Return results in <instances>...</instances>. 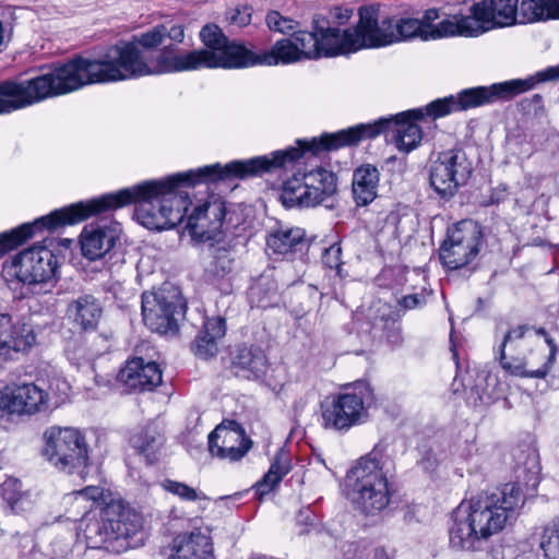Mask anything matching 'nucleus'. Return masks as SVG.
<instances>
[{"label": "nucleus", "instance_id": "obj_38", "mask_svg": "<svg viewBox=\"0 0 559 559\" xmlns=\"http://www.w3.org/2000/svg\"><path fill=\"white\" fill-rule=\"evenodd\" d=\"M211 257L212 259L205 267L207 276L219 278L231 272L234 257L228 248H214Z\"/></svg>", "mask_w": 559, "mask_h": 559}, {"label": "nucleus", "instance_id": "obj_45", "mask_svg": "<svg viewBox=\"0 0 559 559\" xmlns=\"http://www.w3.org/2000/svg\"><path fill=\"white\" fill-rule=\"evenodd\" d=\"M265 22L271 31L278 32L282 34H286L289 32H293L294 34L298 26V23L295 20L287 16H283L277 11L269 12L265 17Z\"/></svg>", "mask_w": 559, "mask_h": 559}, {"label": "nucleus", "instance_id": "obj_23", "mask_svg": "<svg viewBox=\"0 0 559 559\" xmlns=\"http://www.w3.org/2000/svg\"><path fill=\"white\" fill-rule=\"evenodd\" d=\"M117 379L129 390L153 391L162 383L163 372L155 361L133 357L127 360Z\"/></svg>", "mask_w": 559, "mask_h": 559}, {"label": "nucleus", "instance_id": "obj_39", "mask_svg": "<svg viewBox=\"0 0 559 559\" xmlns=\"http://www.w3.org/2000/svg\"><path fill=\"white\" fill-rule=\"evenodd\" d=\"M111 500L114 499L110 498V495L98 486H87L66 497V501H73L78 507H81L84 501H92L96 506L95 508H103Z\"/></svg>", "mask_w": 559, "mask_h": 559}, {"label": "nucleus", "instance_id": "obj_2", "mask_svg": "<svg viewBox=\"0 0 559 559\" xmlns=\"http://www.w3.org/2000/svg\"><path fill=\"white\" fill-rule=\"evenodd\" d=\"M559 80V67H548L526 78L507 80L488 86L464 88L456 95L438 98L424 107L409 109L395 116L381 117L369 123H358L334 133H323L310 140H297L296 146L277 152L286 155L281 158V167L306 156H317L322 152L357 145L361 141L376 139L380 134L392 133V141L402 153L417 148L424 138L418 121L425 118L444 117L455 111H465L480 106L509 102L534 90L538 84Z\"/></svg>", "mask_w": 559, "mask_h": 559}, {"label": "nucleus", "instance_id": "obj_13", "mask_svg": "<svg viewBox=\"0 0 559 559\" xmlns=\"http://www.w3.org/2000/svg\"><path fill=\"white\" fill-rule=\"evenodd\" d=\"M483 237L481 226L473 219L453 224L439 249L443 266L455 271L471 265L480 251Z\"/></svg>", "mask_w": 559, "mask_h": 559}, {"label": "nucleus", "instance_id": "obj_3", "mask_svg": "<svg viewBox=\"0 0 559 559\" xmlns=\"http://www.w3.org/2000/svg\"><path fill=\"white\" fill-rule=\"evenodd\" d=\"M515 480L463 500L453 511L450 545L457 550H480L487 539L516 520L539 484L540 465L534 451L515 454Z\"/></svg>", "mask_w": 559, "mask_h": 559}, {"label": "nucleus", "instance_id": "obj_55", "mask_svg": "<svg viewBox=\"0 0 559 559\" xmlns=\"http://www.w3.org/2000/svg\"><path fill=\"white\" fill-rule=\"evenodd\" d=\"M425 469L433 468L436 466V460L426 459L420 462Z\"/></svg>", "mask_w": 559, "mask_h": 559}, {"label": "nucleus", "instance_id": "obj_36", "mask_svg": "<svg viewBox=\"0 0 559 559\" xmlns=\"http://www.w3.org/2000/svg\"><path fill=\"white\" fill-rule=\"evenodd\" d=\"M290 467L283 455H277L271 464L269 472L257 483L255 492L262 497L269 493L282 478L289 472Z\"/></svg>", "mask_w": 559, "mask_h": 559}, {"label": "nucleus", "instance_id": "obj_29", "mask_svg": "<svg viewBox=\"0 0 559 559\" xmlns=\"http://www.w3.org/2000/svg\"><path fill=\"white\" fill-rule=\"evenodd\" d=\"M103 314V308L97 298L85 294L69 302L67 318L80 331H93L97 328Z\"/></svg>", "mask_w": 559, "mask_h": 559}, {"label": "nucleus", "instance_id": "obj_50", "mask_svg": "<svg viewBox=\"0 0 559 559\" xmlns=\"http://www.w3.org/2000/svg\"><path fill=\"white\" fill-rule=\"evenodd\" d=\"M165 38L175 43H182L185 39V29L180 24L165 25Z\"/></svg>", "mask_w": 559, "mask_h": 559}, {"label": "nucleus", "instance_id": "obj_12", "mask_svg": "<svg viewBox=\"0 0 559 559\" xmlns=\"http://www.w3.org/2000/svg\"><path fill=\"white\" fill-rule=\"evenodd\" d=\"M335 192V175L318 167L304 174L298 171L284 181L281 201L285 207H310L322 203Z\"/></svg>", "mask_w": 559, "mask_h": 559}, {"label": "nucleus", "instance_id": "obj_58", "mask_svg": "<svg viewBox=\"0 0 559 559\" xmlns=\"http://www.w3.org/2000/svg\"><path fill=\"white\" fill-rule=\"evenodd\" d=\"M90 369H91V372H93V373L95 372V370H94V367H93V366H91V367H90Z\"/></svg>", "mask_w": 559, "mask_h": 559}, {"label": "nucleus", "instance_id": "obj_56", "mask_svg": "<svg viewBox=\"0 0 559 559\" xmlns=\"http://www.w3.org/2000/svg\"><path fill=\"white\" fill-rule=\"evenodd\" d=\"M532 102L538 106L542 105L543 103V97L539 95V94H535L533 97H532Z\"/></svg>", "mask_w": 559, "mask_h": 559}, {"label": "nucleus", "instance_id": "obj_14", "mask_svg": "<svg viewBox=\"0 0 559 559\" xmlns=\"http://www.w3.org/2000/svg\"><path fill=\"white\" fill-rule=\"evenodd\" d=\"M371 395L366 383H357L352 392L326 399L321 404L322 426L335 431H347L366 417L365 402Z\"/></svg>", "mask_w": 559, "mask_h": 559}, {"label": "nucleus", "instance_id": "obj_10", "mask_svg": "<svg viewBox=\"0 0 559 559\" xmlns=\"http://www.w3.org/2000/svg\"><path fill=\"white\" fill-rule=\"evenodd\" d=\"M44 439L43 455L52 466L84 478V469L90 464V447L79 429L53 426L44 432Z\"/></svg>", "mask_w": 559, "mask_h": 559}, {"label": "nucleus", "instance_id": "obj_25", "mask_svg": "<svg viewBox=\"0 0 559 559\" xmlns=\"http://www.w3.org/2000/svg\"><path fill=\"white\" fill-rule=\"evenodd\" d=\"M118 227L99 226L90 224L81 234L82 254L94 261L105 257L115 246L118 239Z\"/></svg>", "mask_w": 559, "mask_h": 559}, {"label": "nucleus", "instance_id": "obj_15", "mask_svg": "<svg viewBox=\"0 0 559 559\" xmlns=\"http://www.w3.org/2000/svg\"><path fill=\"white\" fill-rule=\"evenodd\" d=\"M57 258L46 246H33L13 257L8 273L27 285L33 294H41L52 280Z\"/></svg>", "mask_w": 559, "mask_h": 559}, {"label": "nucleus", "instance_id": "obj_17", "mask_svg": "<svg viewBox=\"0 0 559 559\" xmlns=\"http://www.w3.org/2000/svg\"><path fill=\"white\" fill-rule=\"evenodd\" d=\"M440 17L437 9H428L420 19L412 16L392 17L395 43L438 40L445 37L460 36L455 14L435 23Z\"/></svg>", "mask_w": 559, "mask_h": 559}, {"label": "nucleus", "instance_id": "obj_19", "mask_svg": "<svg viewBox=\"0 0 559 559\" xmlns=\"http://www.w3.org/2000/svg\"><path fill=\"white\" fill-rule=\"evenodd\" d=\"M50 393L35 383L0 389V411L11 415H34L51 409Z\"/></svg>", "mask_w": 559, "mask_h": 559}, {"label": "nucleus", "instance_id": "obj_54", "mask_svg": "<svg viewBox=\"0 0 559 559\" xmlns=\"http://www.w3.org/2000/svg\"><path fill=\"white\" fill-rule=\"evenodd\" d=\"M94 380L98 386H107L110 383V379L108 377H103L98 374L94 376Z\"/></svg>", "mask_w": 559, "mask_h": 559}, {"label": "nucleus", "instance_id": "obj_53", "mask_svg": "<svg viewBox=\"0 0 559 559\" xmlns=\"http://www.w3.org/2000/svg\"><path fill=\"white\" fill-rule=\"evenodd\" d=\"M12 34V24L10 22L0 21V45L5 39H10Z\"/></svg>", "mask_w": 559, "mask_h": 559}, {"label": "nucleus", "instance_id": "obj_18", "mask_svg": "<svg viewBox=\"0 0 559 559\" xmlns=\"http://www.w3.org/2000/svg\"><path fill=\"white\" fill-rule=\"evenodd\" d=\"M472 174V165L461 150H449L438 154L430 166V185L442 198L453 197Z\"/></svg>", "mask_w": 559, "mask_h": 559}, {"label": "nucleus", "instance_id": "obj_33", "mask_svg": "<svg viewBox=\"0 0 559 559\" xmlns=\"http://www.w3.org/2000/svg\"><path fill=\"white\" fill-rule=\"evenodd\" d=\"M559 20V0H520V24Z\"/></svg>", "mask_w": 559, "mask_h": 559}, {"label": "nucleus", "instance_id": "obj_32", "mask_svg": "<svg viewBox=\"0 0 559 559\" xmlns=\"http://www.w3.org/2000/svg\"><path fill=\"white\" fill-rule=\"evenodd\" d=\"M305 230L299 227H278L266 238V248L274 254L286 255L305 246Z\"/></svg>", "mask_w": 559, "mask_h": 559}, {"label": "nucleus", "instance_id": "obj_47", "mask_svg": "<svg viewBox=\"0 0 559 559\" xmlns=\"http://www.w3.org/2000/svg\"><path fill=\"white\" fill-rule=\"evenodd\" d=\"M353 552L352 558L348 559H393L384 547L370 548L367 546L355 545L353 549L348 550V554Z\"/></svg>", "mask_w": 559, "mask_h": 559}, {"label": "nucleus", "instance_id": "obj_37", "mask_svg": "<svg viewBox=\"0 0 559 559\" xmlns=\"http://www.w3.org/2000/svg\"><path fill=\"white\" fill-rule=\"evenodd\" d=\"M293 40L299 51L301 60H313L322 58L316 25L313 26V29L311 32H295L293 34Z\"/></svg>", "mask_w": 559, "mask_h": 559}, {"label": "nucleus", "instance_id": "obj_16", "mask_svg": "<svg viewBox=\"0 0 559 559\" xmlns=\"http://www.w3.org/2000/svg\"><path fill=\"white\" fill-rule=\"evenodd\" d=\"M185 310L186 305L176 288H160L142 295L143 321L148 329L157 333L176 332Z\"/></svg>", "mask_w": 559, "mask_h": 559}, {"label": "nucleus", "instance_id": "obj_24", "mask_svg": "<svg viewBox=\"0 0 559 559\" xmlns=\"http://www.w3.org/2000/svg\"><path fill=\"white\" fill-rule=\"evenodd\" d=\"M35 342L36 335L29 326L15 328L11 316L0 313V360L12 359L13 354L27 350Z\"/></svg>", "mask_w": 559, "mask_h": 559}, {"label": "nucleus", "instance_id": "obj_42", "mask_svg": "<svg viewBox=\"0 0 559 559\" xmlns=\"http://www.w3.org/2000/svg\"><path fill=\"white\" fill-rule=\"evenodd\" d=\"M160 486L165 491L178 497L182 501L192 502L207 500V497L204 492L185 483L173 479H165L160 483Z\"/></svg>", "mask_w": 559, "mask_h": 559}, {"label": "nucleus", "instance_id": "obj_51", "mask_svg": "<svg viewBox=\"0 0 559 559\" xmlns=\"http://www.w3.org/2000/svg\"><path fill=\"white\" fill-rule=\"evenodd\" d=\"M388 324H390V330L386 335L388 341L395 345L400 344L402 342L401 328L395 321H389L385 326Z\"/></svg>", "mask_w": 559, "mask_h": 559}, {"label": "nucleus", "instance_id": "obj_30", "mask_svg": "<svg viewBox=\"0 0 559 559\" xmlns=\"http://www.w3.org/2000/svg\"><path fill=\"white\" fill-rule=\"evenodd\" d=\"M225 333L226 323L224 318L214 317L206 319L203 330L191 344L192 353L204 360L214 357L218 352L217 342L223 338Z\"/></svg>", "mask_w": 559, "mask_h": 559}, {"label": "nucleus", "instance_id": "obj_6", "mask_svg": "<svg viewBox=\"0 0 559 559\" xmlns=\"http://www.w3.org/2000/svg\"><path fill=\"white\" fill-rule=\"evenodd\" d=\"M205 69H241L255 66L290 64L300 61L299 51L290 38L277 40L271 49L254 52L242 44L229 40L214 24L202 27Z\"/></svg>", "mask_w": 559, "mask_h": 559}, {"label": "nucleus", "instance_id": "obj_9", "mask_svg": "<svg viewBox=\"0 0 559 559\" xmlns=\"http://www.w3.org/2000/svg\"><path fill=\"white\" fill-rule=\"evenodd\" d=\"M71 93L63 63L29 80L0 82V115Z\"/></svg>", "mask_w": 559, "mask_h": 559}, {"label": "nucleus", "instance_id": "obj_22", "mask_svg": "<svg viewBox=\"0 0 559 559\" xmlns=\"http://www.w3.org/2000/svg\"><path fill=\"white\" fill-rule=\"evenodd\" d=\"M225 214V202L213 195L194 207L188 216L186 227L193 238L201 241L211 240L221 231Z\"/></svg>", "mask_w": 559, "mask_h": 559}, {"label": "nucleus", "instance_id": "obj_7", "mask_svg": "<svg viewBox=\"0 0 559 559\" xmlns=\"http://www.w3.org/2000/svg\"><path fill=\"white\" fill-rule=\"evenodd\" d=\"M87 547L121 554L135 548L142 540L141 518L120 500L85 512L78 526Z\"/></svg>", "mask_w": 559, "mask_h": 559}, {"label": "nucleus", "instance_id": "obj_8", "mask_svg": "<svg viewBox=\"0 0 559 559\" xmlns=\"http://www.w3.org/2000/svg\"><path fill=\"white\" fill-rule=\"evenodd\" d=\"M383 456L373 450L347 472L344 487L347 497L362 514L374 516L391 501L392 488L383 472Z\"/></svg>", "mask_w": 559, "mask_h": 559}, {"label": "nucleus", "instance_id": "obj_59", "mask_svg": "<svg viewBox=\"0 0 559 559\" xmlns=\"http://www.w3.org/2000/svg\"><path fill=\"white\" fill-rule=\"evenodd\" d=\"M557 67H559V64Z\"/></svg>", "mask_w": 559, "mask_h": 559}, {"label": "nucleus", "instance_id": "obj_57", "mask_svg": "<svg viewBox=\"0 0 559 559\" xmlns=\"http://www.w3.org/2000/svg\"><path fill=\"white\" fill-rule=\"evenodd\" d=\"M396 216H397V215H396L395 213H393V212H392V213H390V215L388 216V218H396Z\"/></svg>", "mask_w": 559, "mask_h": 559}, {"label": "nucleus", "instance_id": "obj_5", "mask_svg": "<svg viewBox=\"0 0 559 559\" xmlns=\"http://www.w3.org/2000/svg\"><path fill=\"white\" fill-rule=\"evenodd\" d=\"M557 345L544 329L510 328L493 347L495 359L510 376L545 378L556 359Z\"/></svg>", "mask_w": 559, "mask_h": 559}, {"label": "nucleus", "instance_id": "obj_26", "mask_svg": "<svg viewBox=\"0 0 559 559\" xmlns=\"http://www.w3.org/2000/svg\"><path fill=\"white\" fill-rule=\"evenodd\" d=\"M168 559H214L210 536L200 530L179 534L173 539Z\"/></svg>", "mask_w": 559, "mask_h": 559}, {"label": "nucleus", "instance_id": "obj_11", "mask_svg": "<svg viewBox=\"0 0 559 559\" xmlns=\"http://www.w3.org/2000/svg\"><path fill=\"white\" fill-rule=\"evenodd\" d=\"M460 36L478 37L495 28L520 24V0H481L468 14H455Z\"/></svg>", "mask_w": 559, "mask_h": 559}, {"label": "nucleus", "instance_id": "obj_52", "mask_svg": "<svg viewBox=\"0 0 559 559\" xmlns=\"http://www.w3.org/2000/svg\"><path fill=\"white\" fill-rule=\"evenodd\" d=\"M421 304H423V299L417 294L404 296L401 300V305L406 309L416 308L417 306H420Z\"/></svg>", "mask_w": 559, "mask_h": 559}, {"label": "nucleus", "instance_id": "obj_49", "mask_svg": "<svg viewBox=\"0 0 559 559\" xmlns=\"http://www.w3.org/2000/svg\"><path fill=\"white\" fill-rule=\"evenodd\" d=\"M252 9L249 7L237 8L229 13V22L239 28L245 27L251 22Z\"/></svg>", "mask_w": 559, "mask_h": 559}, {"label": "nucleus", "instance_id": "obj_40", "mask_svg": "<svg viewBox=\"0 0 559 559\" xmlns=\"http://www.w3.org/2000/svg\"><path fill=\"white\" fill-rule=\"evenodd\" d=\"M539 546L545 558L559 559V516L544 527Z\"/></svg>", "mask_w": 559, "mask_h": 559}, {"label": "nucleus", "instance_id": "obj_21", "mask_svg": "<svg viewBox=\"0 0 559 559\" xmlns=\"http://www.w3.org/2000/svg\"><path fill=\"white\" fill-rule=\"evenodd\" d=\"M251 444V440L236 421L222 423L209 435L211 455L223 461H239L250 450Z\"/></svg>", "mask_w": 559, "mask_h": 559}, {"label": "nucleus", "instance_id": "obj_31", "mask_svg": "<svg viewBox=\"0 0 559 559\" xmlns=\"http://www.w3.org/2000/svg\"><path fill=\"white\" fill-rule=\"evenodd\" d=\"M380 180L379 169L370 164L358 167L353 175V197L357 205L365 206L378 195Z\"/></svg>", "mask_w": 559, "mask_h": 559}, {"label": "nucleus", "instance_id": "obj_44", "mask_svg": "<svg viewBox=\"0 0 559 559\" xmlns=\"http://www.w3.org/2000/svg\"><path fill=\"white\" fill-rule=\"evenodd\" d=\"M165 40V24L156 25L147 32L135 36L131 43H136L139 48L151 49L162 45Z\"/></svg>", "mask_w": 559, "mask_h": 559}, {"label": "nucleus", "instance_id": "obj_20", "mask_svg": "<svg viewBox=\"0 0 559 559\" xmlns=\"http://www.w3.org/2000/svg\"><path fill=\"white\" fill-rule=\"evenodd\" d=\"M356 47L378 48L395 44L394 25L392 17L379 21V9L374 5L359 9V22L355 27Z\"/></svg>", "mask_w": 559, "mask_h": 559}, {"label": "nucleus", "instance_id": "obj_35", "mask_svg": "<svg viewBox=\"0 0 559 559\" xmlns=\"http://www.w3.org/2000/svg\"><path fill=\"white\" fill-rule=\"evenodd\" d=\"M130 442L135 450L145 455L147 462L153 463L156 460V452L163 443V438L155 427L148 426L134 433Z\"/></svg>", "mask_w": 559, "mask_h": 559}, {"label": "nucleus", "instance_id": "obj_48", "mask_svg": "<svg viewBox=\"0 0 559 559\" xmlns=\"http://www.w3.org/2000/svg\"><path fill=\"white\" fill-rule=\"evenodd\" d=\"M342 248L340 243H333L322 254V262L330 269H340L342 265Z\"/></svg>", "mask_w": 559, "mask_h": 559}, {"label": "nucleus", "instance_id": "obj_41", "mask_svg": "<svg viewBox=\"0 0 559 559\" xmlns=\"http://www.w3.org/2000/svg\"><path fill=\"white\" fill-rule=\"evenodd\" d=\"M0 488L3 499L13 511L24 510V502L27 501V497L22 491V484L19 479L9 477L1 484Z\"/></svg>", "mask_w": 559, "mask_h": 559}, {"label": "nucleus", "instance_id": "obj_34", "mask_svg": "<svg viewBox=\"0 0 559 559\" xmlns=\"http://www.w3.org/2000/svg\"><path fill=\"white\" fill-rule=\"evenodd\" d=\"M248 296L250 302L259 308L273 307L280 299L277 285L269 277H261L252 284Z\"/></svg>", "mask_w": 559, "mask_h": 559}, {"label": "nucleus", "instance_id": "obj_28", "mask_svg": "<svg viewBox=\"0 0 559 559\" xmlns=\"http://www.w3.org/2000/svg\"><path fill=\"white\" fill-rule=\"evenodd\" d=\"M230 366L237 377L258 379L264 376L267 360L261 348L241 345L231 353Z\"/></svg>", "mask_w": 559, "mask_h": 559}, {"label": "nucleus", "instance_id": "obj_27", "mask_svg": "<svg viewBox=\"0 0 559 559\" xmlns=\"http://www.w3.org/2000/svg\"><path fill=\"white\" fill-rule=\"evenodd\" d=\"M321 57H335L359 50L356 47L355 28L340 29L338 27H324L316 23Z\"/></svg>", "mask_w": 559, "mask_h": 559}, {"label": "nucleus", "instance_id": "obj_1", "mask_svg": "<svg viewBox=\"0 0 559 559\" xmlns=\"http://www.w3.org/2000/svg\"><path fill=\"white\" fill-rule=\"evenodd\" d=\"M285 155V153L275 151L270 155L231 160L225 165L215 163L173 174L165 178L145 180L86 202H78L56 210L32 223L22 224V226L29 227L26 237L31 239L40 230H55L64 225L82 222L92 215L134 203L136 205L135 216L144 227L152 230L170 229L182 222L191 204L189 192L185 188L198 183L261 176L282 168L280 160Z\"/></svg>", "mask_w": 559, "mask_h": 559}, {"label": "nucleus", "instance_id": "obj_46", "mask_svg": "<svg viewBox=\"0 0 559 559\" xmlns=\"http://www.w3.org/2000/svg\"><path fill=\"white\" fill-rule=\"evenodd\" d=\"M71 391L70 383L61 377H55L49 381V391L51 396V408H56L64 403Z\"/></svg>", "mask_w": 559, "mask_h": 559}, {"label": "nucleus", "instance_id": "obj_43", "mask_svg": "<svg viewBox=\"0 0 559 559\" xmlns=\"http://www.w3.org/2000/svg\"><path fill=\"white\" fill-rule=\"evenodd\" d=\"M27 229H29L28 226L20 225L10 231L0 234V257L27 241Z\"/></svg>", "mask_w": 559, "mask_h": 559}, {"label": "nucleus", "instance_id": "obj_4", "mask_svg": "<svg viewBox=\"0 0 559 559\" xmlns=\"http://www.w3.org/2000/svg\"><path fill=\"white\" fill-rule=\"evenodd\" d=\"M63 66L71 92L91 84L205 69L203 48L181 52L165 46L153 59L131 41L117 43L97 59L76 57Z\"/></svg>", "mask_w": 559, "mask_h": 559}]
</instances>
